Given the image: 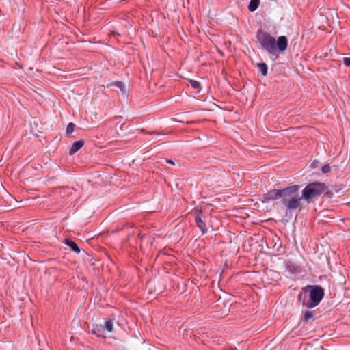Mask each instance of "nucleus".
<instances>
[{"label": "nucleus", "mask_w": 350, "mask_h": 350, "mask_svg": "<svg viewBox=\"0 0 350 350\" xmlns=\"http://www.w3.org/2000/svg\"><path fill=\"white\" fill-rule=\"evenodd\" d=\"M324 296L323 288L318 285H308L302 288L299 295V301L308 308L316 307Z\"/></svg>", "instance_id": "f257e3e1"}, {"label": "nucleus", "mask_w": 350, "mask_h": 350, "mask_svg": "<svg viewBox=\"0 0 350 350\" xmlns=\"http://www.w3.org/2000/svg\"><path fill=\"white\" fill-rule=\"evenodd\" d=\"M299 187L295 185L286 187L285 191L283 192L282 202L285 206L286 210L290 212L296 209L300 211L302 208L301 200L303 198L299 195Z\"/></svg>", "instance_id": "f03ea898"}, {"label": "nucleus", "mask_w": 350, "mask_h": 350, "mask_svg": "<svg viewBox=\"0 0 350 350\" xmlns=\"http://www.w3.org/2000/svg\"><path fill=\"white\" fill-rule=\"evenodd\" d=\"M327 187L324 183L313 182L307 185L301 192L303 200L308 204L320 196L327 189Z\"/></svg>", "instance_id": "7ed1b4c3"}, {"label": "nucleus", "mask_w": 350, "mask_h": 350, "mask_svg": "<svg viewBox=\"0 0 350 350\" xmlns=\"http://www.w3.org/2000/svg\"><path fill=\"white\" fill-rule=\"evenodd\" d=\"M256 38L261 46L270 54H275V40L269 33L258 30Z\"/></svg>", "instance_id": "20e7f679"}, {"label": "nucleus", "mask_w": 350, "mask_h": 350, "mask_svg": "<svg viewBox=\"0 0 350 350\" xmlns=\"http://www.w3.org/2000/svg\"><path fill=\"white\" fill-rule=\"evenodd\" d=\"M284 191H285V188L282 189H273L269 191L263 196L262 202L263 203H267L269 202V201L275 200L278 199L282 200Z\"/></svg>", "instance_id": "39448f33"}, {"label": "nucleus", "mask_w": 350, "mask_h": 350, "mask_svg": "<svg viewBox=\"0 0 350 350\" xmlns=\"http://www.w3.org/2000/svg\"><path fill=\"white\" fill-rule=\"evenodd\" d=\"M202 211L198 210L196 215L195 216V222L197 226L200 228L202 233L204 234L207 232V229L206 228L205 222L202 220Z\"/></svg>", "instance_id": "423d86ee"}, {"label": "nucleus", "mask_w": 350, "mask_h": 350, "mask_svg": "<svg viewBox=\"0 0 350 350\" xmlns=\"http://www.w3.org/2000/svg\"><path fill=\"white\" fill-rule=\"evenodd\" d=\"M288 46V40L286 36H281L275 41V48L277 47L280 51H284Z\"/></svg>", "instance_id": "0eeeda50"}, {"label": "nucleus", "mask_w": 350, "mask_h": 350, "mask_svg": "<svg viewBox=\"0 0 350 350\" xmlns=\"http://www.w3.org/2000/svg\"><path fill=\"white\" fill-rule=\"evenodd\" d=\"M84 145V142L83 140H79L75 142L70 150V154L72 155L76 153L80 148L83 147Z\"/></svg>", "instance_id": "6e6552de"}, {"label": "nucleus", "mask_w": 350, "mask_h": 350, "mask_svg": "<svg viewBox=\"0 0 350 350\" xmlns=\"http://www.w3.org/2000/svg\"><path fill=\"white\" fill-rule=\"evenodd\" d=\"M64 243L66 245H68V247H70L72 249V250H73L74 252H75L77 253H79L80 252L79 247H78L77 243L75 242L72 241V240L66 239L64 241Z\"/></svg>", "instance_id": "1a4fd4ad"}, {"label": "nucleus", "mask_w": 350, "mask_h": 350, "mask_svg": "<svg viewBox=\"0 0 350 350\" xmlns=\"http://www.w3.org/2000/svg\"><path fill=\"white\" fill-rule=\"evenodd\" d=\"M260 0H250L248 9L250 12L255 11L259 5Z\"/></svg>", "instance_id": "9d476101"}, {"label": "nucleus", "mask_w": 350, "mask_h": 350, "mask_svg": "<svg viewBox=\"0 0 350 350\" xmlns=\"http://www.w3.org/2000/svg\"><path fill=\"white\" fill-rule=\"evenodd\" d=\"M257 66L259 68L261 74L263 76H266L267 74V64L265 63H264V62L258 63L257 64Z\"/></svg>", "instance_id": "9b49d317"}, {"label": "nucleus", "mask_w": 350, "mask_h": 350, "mask_svg": "<svg viewBox=\"0 0 350 350\" xmlns=\"http://www.w3.org/2000/svg\"><path fill=\"white\" fill-rule=\"evenodd\" d=\"M314 315V311H311V310H307L303 317H302V321H308L310 319H312Z\"/></svg>", "instance_id": "f8f14e48"}, {"label": "nucleus", "mask_w": 350, "mask_h": 350, "mask_svg": "<svg viewBox=\"0 0 350 350\" xmlns=\"http://www.w3.org/2000/svg\"><path fill=\"white\" fill-rule=\"evenodd\" d=\"M105 329L108 332H111L113 331V322L111 320H107L105 323Z\"/></svg>", "instance_id": "ddd939ff"}, {"label": "nucleus", "mask_w": 350, "mask_h": 350, "mask_svg": "<svg viewBox=\"0 0 350 350\" xmlns=\"http://www.w3.org/2000/svg\"><path fill=\"white\" fill-rule=\"evenodd\" d=\"M75 125L74 123H69L66 127V133L67 135H70L74 131Z\"/></svg>", "instance_id": "4468645a"}, {"label": "nucleus", "mask_w": 350, "mask_h": 350, "mask_svg": "<svg viewBox=\"0 0 350 350\" xmlns=\"http://www.w3.org/2000/svg\"><path fill=\"white\" fill-rule=\"evenodd\" d=\"M115 86L118 88L122 91V93H125L126 92V88H125L124 85L123 84L122 82H121V81H116L115 83Z\"/></svg>", "instance_id": "2eb2a0df"}, {"label": "nucleus", "mask_w": 350, "mask_h": 350, "mask_svg": "<svg viewBox=\"0 0 350 350\" xmlns=\"http://www.w3.org/2000/svg\"><path fill=\"white\" fill-rule=\"evenodd\" d=\"M190 84L194 89H199L200 87V83L196 80H191Z\"/></svg>", "instance_id": "dca6fc26"}, {"label": "nucleus", "mask_w": 350, "mask_h": 350, "mask_svg": "<svg viewBox=\"0 0 350 350\" xmlns=\"http://www.w3.org/2000/svg\"><path fill=\"white\" fill-rule=\"evenodd\" d=\"M330 171V167L328 164L324 165L321 167V172L324 174H326Z\"/></svg>", "instance_id": "f3484780"}, {"label": "nucleus", "mask_w": 350, "mask_h": 350, "mask_svg": "<svg viewBox=\"0 0 350 350\" xmlns=\"http://www.w3.org/2000/svg\"><path fill=\"white\" fill-rule=\"evenodd\" d=\"M343 63L346 66L350 67V57H344Z\"/></svg>", "instance_id": "a211bd4d"}, {"label": "nucleus", "mask_w": 350, "mask_h": 350, "mask_svg": "<svg viewBox=\"0 0 350 350\" xmlns=\"http://www.w3.org/2000/svg\"><path fill=\"white\" fill-rule=\"evenodd\" d=\"M100 330L98 328H96V329H94L92 330V333L96 335L98 337H100L101 336V334L99 333Z\"/></svg>", "instance_id": "6ab92c4d"}, {"label": "nucleus", "mask_w": 350, "mask_h": 350, "mask_svg": "<svg viewBox=\"0 0 350 350\" xmlns=\"http://www.w3.org/2000/svg\"><path fill=\"white\" fill-rule=\"evenodd\" d=\"M166 162L170 163V164H172V165L174 164V161L172 160H171V159H167Z\"/></svg>", "instance_id": "aec40b11"}, {"label": "nucleus", "mask_w": 350, "mask_h": 350, "mask_svg": "<svg viewBox=\"0 0 350 350\" xmlns=\"http://www.w3.org/2000/svg\"><path fill=\"white\" fill-rule=\"evenodd\" d=\"M326 194H327L328 196H329V197L332 196V193H330V192H327V193H326Z\"/></svg>", "instance_id": "412c9836"}]
</instances>
